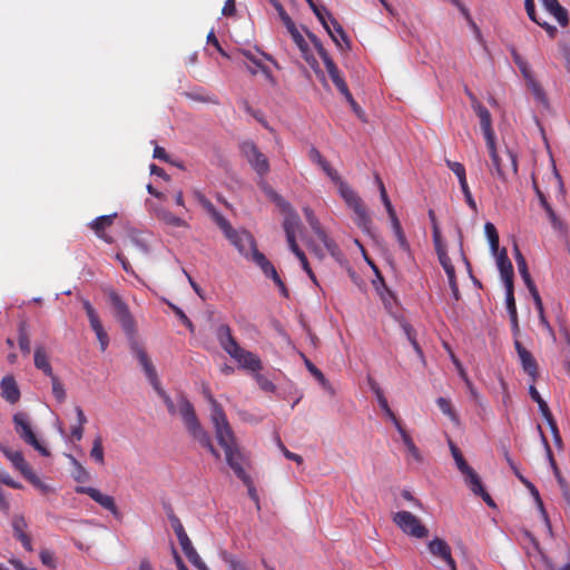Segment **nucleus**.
I'll return each instance as SVG.
<instances>
[{
    "mask_svg": "<svg viewBox=\"0 0 570 570\" xmlns=\"http://www.w3.org/2000/svg\"><path fill=\"white\" fill-rule=\"evenodd\" d=\"M155 391L163 399L169 414H179L193 439L206 448L216 459H219V452L214 448L208 432L202 426L190 401L184 394H180L175 403L161 385Z\"/></svg>",
    "mask_w": 570,
    "mask_h": 570,
    "instance_id": "1",
    "label": "nucleus"
},
{
    "mask_svg": "<svg viewBox=\"0 0 570 570\" xmlns=\"http://www.w3.org/2000/svg\"><path fill=\"white\" fill-rule=\"evenodd\" d=\"M218 444L225 452L226 462L236 476L243 482H248V473L245 470L246 458L237 444L236 436L230 424L215 430Z\"/></svg>",
    "mask_w": 570,
    "mask_h": 570,
    "instance_id": "2",
    "label": "nucleus"
},
{
    "mask_svg": "<svg viewBox=\"0 0 570 570\" xmlns=\"http://www.w3.org/2000/svg\"><path fill=\"white\" fill-rule=\"evenodd\" d=\"M216 337L219 342L222 348L235 361L239 363V365L246 370L252 372H258L262 370V362L259 357L244 350L238 345L235 337L232 334V330L227 324H220L216 330Z\"/></svg>",
    "mask_w": 570,
    "mask_h": 570,
    "instance_id": "3",
    "label": "nucleus"
},
{
    "mask_svg": "<svg viewBox=\"0 0 570 570\" xmlns=\"http://www.w3.org/2000/svg\"><path fill=\"white\" fill-rule=\"evenodd\" d=\"M513 267L511 262L507 257L505 249H501V278L503 279L505 286V304L507 311L511 321L512 333L513 335H519L520 327L518 324V314L517 307L513 296Z\"/></svg>",
    "mask_w": 570,
    "mask_h": 570,
    "instance_id": "4",
    "label": "nucleus"
},
{
    "mask_svg": "<svg viewBox=\"0 0 570 570\" xmlns=\"http://www.w3.org/2000/svg\"><path fill=\"white\" fill-rule=\"evenodd\" d=\"M468 94L472 100V107L480 119V127L492 158L493 169L499 171V156L497 153L495 134L492 128L491 114L484 106L476 101L475 97L471 92L468 91Z\"/></svg>",
    "mask_w": 570,
    "mask_h": 570,
    "instance_id": "5",
    "label": "nucleus"
},
{
    "mask_svg": "<svg viewBox=\"0 0 570 570\" xmlns=\"http://www.w3.org/2000/svg\"><path fill=\"white\" fill-rule=\"evenodd\" d=\"M341 197L355 214V224L365 233H370L372 219L361 197L345 183L337 186Z\"/></svg>",
    "mask_w": 570,
    "mask_h": 570,
    "instance_id": "6",
    "label": "nucleus"
},
{
    "mask_svg": "<svg viewBox=\"0 0 570 570\" xmlns=\"http://www.w3.org/2000/svg\"><path fill=\"white\" fill-rule=\"evenodd\" d=\"M226 238L235 246L238 253L247 261H252L258 266L257 255H264L257 249L256 240L254 236L245 230L232 229Z\"/></svg>",
    "mask_w": 570,
    "mask_h": 570,
    "instance_id": "7",
    "label": "nucleus"
},
{
    "mask_svg": "<svg viewBox=\"0 0 570 570\" xmlns=\"http://www.w3.org/2000/svg\"><path fill=\"white\" fill-rule=\"evenodd\" d=\"M16 433L19 438L32 446L36 451H38L43 456H49V450L37 439L32 425L29 419V415L24 412H17L12 417Z\"/></svg>",
    "mask_w": 570,
    "mask_h": 570,
    "instance_id": "8",
    "label": "nucleus"
},
{
    "mask_svg": "<svg viewBox=\"0 0 570 570\" xmlns=\"http://www.w3.org/2000/svg\"><path fill=\"white\" fill-rule=\"evenodd\" d=\"M108 297L114 308V315L116 320L120 323L121 328L124 330L126 335L134 336L136 333V322L129 311L128 305L115 291H110L108 293Z\"/></svg>",
    "mask_w": 570,
    "mask_h": 570,
    "instance_id": "9",
    "label": "nucleus"
},
{
    "mask_svg": "<svg viewBox=\"0 0 570 570\" xmlns=\"http://www.w3.org/2000/svg\"><path fill=\"white\" fill-rule=\"evenodd\" d=\"M393 522L406 534L416 539H424L429 535L428 528L421 523L420 519L416 518L409 511H399L393 515Z\"/></svg>",
    "mask_w": 570,
    "mask_h": 570,
    "instance_id": "10",
    "label": "nucleus"
},
{
    "mask_svg": "<svg viewBox=\"0 0 570 570\" xmlns=\"http://www.w3.org/2000/svg\"><path fill=\"white\" fill-rule=\"evenodd\" d=\"M240 151L252 168L261 177H264L269 171V163L267 157L258 149L255 142L247 140L242 142Z\"/></svg>",
    "mask_w": 570,
    "mask_h": 570,
    "instance_id": "11",
    "label": "nucleus"
},
{
    "mask_svg": "<svg viewBox=\"0 0 570 570\" xmlns=\"http://www.w3.org/2000/svg\"><path fill=\"white\" fill-rule=\"evenodd\" d=\"M513 61L518 66L522 77L525 81L527 88L531 91L534 99L543 105L547 104L546 95L540 86V83L535 80L534 75L529 66V63L517 52H513Z\"/></svg>",
    "mask_w": 570,
    "mask_h": 570,
    "instance_id": "12",
    "label": "nucleus"
},
{
    "mask_svg": "<svg viewBox=\"0 0 570 570\" xmlns=\"http://www.w3.org/2000/svg\"><path fill=\"white\" fill-rule=\"evenodd\" d=\"M288 33L291 35L294 43L298 47L303 58L306 60V62L313 68L316 72H321L318 69L317 60L313 57L311 53L308 43L304 39L303 35L299 32L298 28L296 27L294 21H291L285 26Z\"/></svg>",
    "mask_w": 570,
    "mask_h": 570,
    "instance_id": "13",
    "label": "nucleus"
},
{
    "mask_svg": "<svg viewBox=\"0 0 570 570\" xmlns=\"http://www.w3.org/2000/svg\"><path fill=\"white\" fill-rule=\"evenodd\" d=\"M76 492L89 495L95 502L110 511L114 515L117 517L119 514L115 499L111 495L104 494L92 487H77Z\"/></svg>",
    "mask_w": 570,
    "mask_h": 570,
    "instance_id": "14",
    "label": "nucleus"
},
{
    "mask_svg": "<svg viewBox=\"0 0 570 570\" xmlns=\"http://www.w3.org/2000/svg\"><path fill=\"white\" fill-rule=\"evenodd\" d=\"M515 259H517V266H518V269L525 283V285L528 286L530 293L532 294L533 296V299H534V303H535V307L538 309V313L539 314H542V311H543V304H542V301L540 298V295L530 277V274L528 272V267H527V263H525V259L524 257L521 255V253L518 250V248H515Z\"/></svg>",
    "mask_w": 570,
    "mask_h": 570,
    "instance_id": "15",
    "label": "nucleus"
},
{
    "mask_svg": "<svg viewBox=\"0 0 570 570\" xmlns=\"http://www.w3.org/2000/svg\"><path fill=\"white\" fill-rule=\"evenodd\" d=\"M132 348H134L135 355H136L137 360L139 361L149 383L151 384L154 390L158 389V386H160V381L158 379L156 368H155L151 360L149 358L148 354L146 353V351L142 347L138 346L137 344H135V346Z\"/></svg>",
    "mask_w": 570,
    "mask_h": 570,
    "instance_id": "16",
    "label": "nucleus"
},
{
    "mask_svg": "<svg viewBox=\"0 0 570 570\" xmlns=\"http://www.w3.org/2000/svg\"><path fill=\"white\" fill-rule=\"evenodd\" d=\"M132 348H134L135 355H136L137 360L139 361L149 383L151 384L154 390L158 389V386H160V381L158 379L156 368H155L151 360L149 358L148 354L146 353V351L142 347L138 346L137 344H135V346Z\"/></svg>",
    "mask_w": 570,
    "mask_h": 570,
    "instance_id": "17",
    "label": "nucleus"
},
{
    "mask_svg": "<svg viewBox=\"0 0 570 570\" xmlns=\"http://www.w3.org/2000/svg\"><path fill=\"white\" fill-rule=\"evenodd\" d=\"M448 443H449V448H450L451 454H452V456H453V459L455 461L456 468L459 469V471L464 476L465 484H468L469 482H471L472 480H474L479 475L468 464V462L465 461V459H464L461 450L458 448V445L451 439L448 440Z\"/></svg>",
    "mask_w": 570,
    "mask_h": 570,
    "instance_id": "18",
    "label": "nucleus"
},
{
    "mask_svg": "<svg viewBox=\"0 0 570 570\" xmlns=\"http://www.w3.org/2000/svg\"><path fill=\"white\" fill-rule=\"evenodd\" d=\"M204 395L210 404V420L214 430H218L225 425H228L229 422L227 420L223 406L217 402V400L213 396V394L207 387L204 389Z\"/></svg>",
    "mask_w": 570,
    "mask_h": 570,
    "instance_id": "19",
    "label": "nucleus"
},
{
    "mask_svg": "<svg viewBox=\"0 0 570 570\" xmlns=\"http://www.w3.org/2000/svg\"><path fill=\"white\" fill-rule=\"evenodd\" d=\"M514 336V346L519 356V361L523 367V371L529 374L533 380L537 376V362L525 347H523L518 340V335Z\"/></svg>",
    "mask_w": 570,
    "mask_h": 570,
    "instance_id": "20",
    "label": "nucleus"
},
{
    "mask_svg": "<svg viewBox=\"0 0 570 570\" xmlns=\"http://www.w3.org/2000/svg\"><path fill=\"white\" fill-rule=\"evenodd\" d=\"M28 523L22 515L12 518L13 537L21 542L23 548L31 552L33 550L30 535L27 533Z\"/></svg>",
    "mask_w": 570,
    "mask_h": 570,
    "instance_id": "21",
    "label": "nucleus"
},
{
    "mask_svg": "<svg viewBox=\"0 0 570 570\" xmlns=\"http://www.w3.org/2000/svg\"><path fill=\"white\" fill-rule=\"evenodd\" d=\"M117 217V214L111 215H102L97 217L90 223L91 229H94L97 237L102 239L104 242L111 244L114 243V238L106 234V228L110 227L114 224L115 218Z\"/></svg>",
    "mask_w": 570,
    "mask_h": 570,
    "instance_id": "22",
    "label": "nucleus"
},
{
    "mask_svg": "<svg viewBox=\"0 0 570 570\" xmlns=\"http://www.w3.org/2000/svg\"><path fill=\"white\" fill-rule=\"evenodd\" d=\"M258 259V267L262 269V272L265 274L266 277H269L274 281V283L279 288L282 295L284 297H288V291L284 284V282L281 279L279 275L277 274V271L275 269L274 265L266 258L265 255H257Z\"/></svg>",
    "mask_w": 570,
    "mask_h": 570,
    "instance_id": "23",
    "label": "nucleus"
},
{
    "mask_svg": "<svg viewBox=\"0 0 570 570\" xmlns=\"http://www.w3.org/2000/svg\"><path fill=\"white\" fill-rule=\"evenodd\" d=\"M1 396L10 404L20 400V390L13 376L7 375L0 382Z\"/></svg>",
    "mask_w": 570,
    "mask_h": 570,
    "instance_id": "24",
    "label": "nucleus"
},
{
    "mask_svg": "<svg viewBox=\"0 0 570 570\" xmlns=\"http://www.w3.org/2000/svg\"><path fill=\"white\" fill-rule=\"evenodd\" d=\"M529 392H530L532 400L538 403L540 412L542 413V415L544 416V419L548 421L549 425L551 426L554 440L559 444L561 442V439L558 433L557 425L553 422L552 415L549 411L548 404L543 401V399L540 396L539 392L537 391V389L533 385H530Z\"/></svg>",
    "mask_w": 570,
    "mask_h": 570,
    "instance_id": "25",
    "label": "nucleus"
},
{
    "mask_svg": "<svg viewBox=\"0 0 570 570\" xmlns=\"http://www.w3.org/2000/svg\"><path fill=\"white\" fill-rule=\"evenodd\" d=\"M428 549L433 557L444 561L445 563L453 562L454 558L452 557L451 548L445 540L434 538L429 542Z\"/></svg>",
    "mask_w": 570,
    "mask_h": 570,
    "instance_id": "26",
    "label": "nucleus"
},
{
    "mask_svg": "<svg viewBox=\"0 0 570 570\" xmlns=\"http://www.w3.org/2000/svg\"><path fill=\"white\" fill-rule=\"evenodd\" d=\"M0 451L4 454V456L12 463V465L24 476L32 469L24 460L22 452L12 451L9 448L0 444Z\"/></svg>",
    "mask_w": 570,
    "mask_h": 570,
    "instance_id": "27",
    "label": "nucleus"
},
{
    "mask_svg": "<svg viewBox=\"0 0 570 570\" xmlns=\"http://www.w3.org/2000/svg\"><path fill=\"white\" fill-rule=\"evenodd\" d=\"M324 62V66L326 68V71L328 76L331 77L333 83L337 88V90L344 95L350 91L347 83L345 82L344 78L341 75L340 69L335 65L332 58H326Z\"/></svg>",
    "mask_w": 570,
    "mask_h": 570,
    "instance_id": "28",
    "label": "nucleus"
},
{
    "mask_svg": "<svg viewBox=\"0 0 570 570\" xmlns=\"http://www.w3.org/2000/svg\"><path fill=\"white\" fill-rule=\"evenodd\" d=\"M367 382H368V386L370 389L374 392L376 399H377V402L381 406V409L384 411L385 415L394 423H396L397 421H400L396 415L394 414V412L391 410L390 405H389V402L386 400V397L384 396V393L382 391V389L380 387V385L377 384V382L372 379L371 376L367 379Z\"/></svg>",
    "mask_w": 570,
    "mask_h": 570,
    "instance_id": "29",
    "label": "nucleus"
},
{
    "mask_svg": "<svg viewBox=\"0 0 570 570\" xmlns=\"http://www.w3.org/2000/svg\"><path fill=\"white\" fill-rule=\"evenodd\" d=\"M35 366L47 376H52L53 371L49 362L48 353L42 345H37L33 354Z\"/></svg>",
    "mask_w": 570,
    "mask_h": 570,
    "instance_id": "30",
    "label": "nucleus"
},
{
    "mask_svg": "<svg viewBox=\"0 0 570 570\" xmlns=\"http://www.w3.org/2000/svg\"><path fill=\"white\" fill-rule=\"evenodd\" d=\"M543 8L551 13L561 26L568 24V12L558 0H540Z\"/></svg>",
    "mask_w": 570,
    "mask_h": 570,
    "instance_id": "31",
    "label": "nucleus"
},
{
    "mask_svg": "<svg viewBox=\"0 0 570 570\" xmlns=\"http://www.w3.org/2000/svg\"><path fill=\"white\" fill-rule=\"evenodd\" d=\"M484 234L490 244V249L493 254L497 265L499 266V234L494 224L488 222L484 225Z\"/></svg>",
    "mask_w": 570,
    "mask_h": 570,
    "instance_id": "32",
    "label": "nucleus"
},
{
    "mask_svg": "<svg viewBox=\"0 0 570 570\" xmlns=\"http://www.w3.org/2000/svg\"><path fill=\"white\" fill-rule=\"evenodd\" d=\"M331 31L336 36L338 43H335L337 48L342 51L351 49V41L344 31L343 27L338 23V21L334 18L331 20Z\"/></svg>",
    "mask_w": 570,
    "mask_h": 570,
    "instance_id": "33",
    "label": "nucleus"
},
{
    "mask_svg": "<svg viewBox=\"0 0 570 570\" xmlns=\"http://www.w3.org/2000/svg\"><path fill=\"white\" fill-rule=\"evenodd\" d=\"M397 432L400 433L401 438H402V441L404 443V445L406 446L409 453L413 456V459H415L416 461H421L422 460V456L420 454V451L419 449L416 448V445L414 444L412 438L410 436V434L404 430V428L402 426L401 422L397 421L396 423H394Z\"/></svg>",
    "mask_w": 570,
    "mask_h": 570,
    "instance_id": "34",
    "label": "nucleus"
},
{
    "mask_svg": "<svg viewBox=\"0 0 570 570\" xmlns=\"http://www.w3.org/2000/svg\"><path fill=\"white\" fill-rule=\"evenodd\" d=\"M312 11L314 12V14L318 19V21L322 23L323 28L327 31V33L332 38V40L335 43H338V40H337L336 36L334 35V32L331 31V26L327 21V18L330 19V21L333 18L331 12H328L327 9L323 6H315L312 9Z\"/></svg>",
    "mask_w": 570,
    "mask_h": 570,
    "instance_id": "35",
    "label": "nucleus"
},
{
    "mask_svg": "<svg viewBox=\"0 0 570 570\" xmlns=\"http://www.w3.org/2000/svg\"><path fill=\"white\" fill-rule=\"evenodd\" d=\"M469 489L473 492V494L481 497L483 501L490 507V508H497L495 501L492 499V497L485 491V489L482 485V482L480 478H475L471 482L466 484Z\"/></svg>",
    "mask_w": 570,
    "mask_h": 570,
    "instance_id": "36",
    "label": "nucleus"
},
{
    "mask_svg": "<svg viewBox=\"0 0 570 570\" xmlns=\"http://www.w3.org/2000/svg\"><path fill=\"white\" fill-rule=\"evenodd\" d=\"M18 342H19V348L24 354H30L31 346H30V337L28 333V324L26 321H21L18 325Z\"/></svg>",
    "mask_w": 570,
    "mask_h": 570,
    "instance_id": "37",
    "label": "nucleus"
},
{
    "mask_svg": "<svg viewBox=\"0 0 570 570\" xmlns=\"http://www.w3.org/2000/svg\"><path fill=\"white\" fill-rule=\"evenodd\" d=\"M181 550L185 553L186 558L195 568H197L198 570H210L207 567V564L202 560L191 542L188 546L181 548Z\"/></svg>",
    "mask_w": 570,
    "mask_h": 570,
    "instance_id": "38",
    "label": "nucleus"
},
{
    "mask_svg": "<svg viewBox=\"0 0 570 570\" xmlns=\"http://www.w3.org/2000/svg\"><path fill=\"white\" fill-rule=\"evenodd\" d=\"M82 306H83V309L86 311V314L88 316V320H89V323H90V327L91 330L97 333L99 332L100 330L104 328V325L100 321V317L98 315V313L96 312V309L92 307V305L90 304L89 301H83L82 302Z\"/></svg>",
    "mask_w": 570,
    "mask_h": 570,
    "instance_id": "39",
    "label": "nucleus"
},
{
    "mask_svg": "<svg viewBox=\"0 0 570 570\" xmlns=\"http://www.w3.org/2000/svg\"><path fill=\"white\" fill-rule=\"evenodd\" d=\"M507 461L508 463L510 464L511 469L514 471L515 475L521 480V482L529 489L532 498L534 499L535 503L538 504V507L540 509L543 508V503L541 501V498L539 495V491L537 490V488L529 481L527 480L523 475H521L519 473V470L517 469V466L514 465V463L511 461L510 458H507Z\"/></svg>",
    "mask_w": 570,
    "mask_h": 570,
    "instance_id": "40",
    "label": "nucleus"
},
{
    "mask_svg": "<svg viewBox=\"0 0 570 570\" xmlns=\"http://www.w3.org/2000/svg\"><path fill=\"white\" fill-rule=\"evenodd\" d=\"M301 225V219L297 214H295L293 210L286 214L284 222H283V228L285 232V235H296V232Z\"/></svg>",
    "mask_w": 570,
    "mask_h": 570,
    "instance_id": "41",
    "label": "nucleus"
},
{
    "mask_svg": "<svg viewBox=\"0 0 570 570\" xmlns=\"http://www.w3.org/2000/svg\"><path fill=\"white\" fill-rule=\"evenodd\" d=\"M435 250H436V254L439 257V262L442 265L448 278H453V275H455V269L451 262V258L449 257V255L446 253L445 246L438 248Z\"/></svg>",
    "mask_w": 570,
    "mask_h": 570,
    "instance_id": "42",
    "label": "nucleus"
},
{
    "mask_svg": "<svg viewBox=\"0 0 570 570\" xmlns=\"http://www.w3.org/2000/svg\"><path fill=\"white\" fill-rule=\"evenodd\" d=\"M375 180L377 183V186H379V189H380V197H381V200L387 212V215L391 216L393 214H396L390 198H389V195L386 193V189H385V186L382 181V179L376 175L375 176Z\"/></svg>",
    "mask_w": 570,
    "mask_h": 570,
    "instance_id": "43",
    "label": "nucleus"
},
{
    "mask_svg": "<svg viewBox=\"0 0 570 570\" xmlns=\"http://www.w3.org/2000/svg\"><path fill=\"white\" fill-rule=\"evenodd\" d=\"M429 217L432 223V236H433V243H434L435 249L444 247L445 245L442 242L441 230H440L439 224L436 222L434 210H432V209L429 210Z\"/></svg>",
    "mask_w": 570,
    "mask_h": 570,
    "instance_id": "44",
    "label": "nucleus"
},
{
    "mask_svg": "<svg viewBox=\"0 0 570 570\" xmlns=\"http://www.w3.org/2000/svg\"><path fill=\"white\" fill-rule=\"evenodd\" d=\"M303 212H304L306 222L308 223L309 227L312 228V230L314 232V234L316 236L320 235L321 233L325 232L323 229V227L321 226V223L317 219V217L315 216L314 212L309 207H304Z\"/></svg>",
    "mask_w": 570,
    "mask_h": 570,
    "instance_id": "45",
    "label": "nucleus"
},
{
    "mask_svg": "<svg viewBox=\"0 0 570 570\" xmlns=\"http://www.w3.org/2000/svg\"><path fill=\"white\" fill-rule=\"evenodd\" d=\"M90 456L92 460H95L99 464L105 463V453H104L102 440L100 436H97L94 440L92 448L90 450Z\"/></svg>",
    "mask_w": 570,
    "mask_h": 570,
    "instance_id": "46",
    "label": "nucleus"
},
{
    "mask_svg": "<svg viewBox=\"0 0 570 570\" xmlns=\"http://www.w3.org/2000/svg\"><path fill=\"white\" fill-rule=\"evenodd\" d=\"M49 377H50L51 384H52V395L59 403L65 402L67 395H66V390H65L63 384L61 383L59 377L55 374Z\"/></svg>",
    "mask_w": 570,
    "mask_h": 570,
    "instance_id": "47",
    "label": "nucleus"
},
{
    "mask_svg": "<svg viewBox=\"0 0 570 570\" xmlns=\"http://www.w3.org/2000/svg\"><path fill=\"white\" fill-rule=\"evenodd\" d=\"M537 194H538L540 203H541L542 207L544 208V210H546V213H547L551 224L553 225V227L557 228V229L561 228L560 219L557 217V215L554 214V212L552 210L550 205L547 203L543 194L540 190H537Z\"/></svg>",
    "mask_w": 570,
    "mask_h": 570,
    "instance_id": "48",
    "label": "nucleus"
},
{
    "mask_svg": "<svg viewBox=\"0 0 570 570\" xmlns=\"http://www.w3.org/2000/svg\"><path fill=\"white\" fill-rule=\"evenodd\" d=\"M317 238L323 243V245L332 256H336L340 253L338 245L334 242V239H332L326 234V232H323L320 235H317Z\"/></svg>",
    "mask_w": 570,
    "mask_h": 570,
    "instance_id": "49",
    "label": "nucleus"
},
{
    "mask_svg": "<svg viewBox=\"0 0 570 570\" xmlns=\"http://www.w3.org/2000/svg\"><path fill=\"white\" fill-rule=\"evenodd\" d=\"M23 478L28 480L35 488L40 490L43 494H47L51 491V488L43 483L32 470Z\"/></svg>",
    "mask_w": 570,
    "mask_h": 570,
    "instance_id": "50",
    "label": "nucleus"
},
{
    "mask_svg": "<svg viewBox=\"0 0 570 570\" xmlns=\"http://www.w3.org/2000/svg\"><path fill=\"white\" fill-rule=\"evenodd\" d=\"M445 164H446L448 168L451 171H453V174L458 177L459 183H463V180L466 179L465 168L461 163L445 159Z\"/></svg>",
    "mask_w": 570,
    "mask_h": 570,
    "instance_id": "51",
    "label": "nucleus"
},
{
    "mask_svg": "<svg viewBox=\"0 0 570 570\" xmlns=\"http://www.w3.org/2000/svg\"><path fill=\"white\" fill-rule=\"evenodd\" d=\"M543 442H544L546 448H547V453H548V456H549V460H550L551 466H552V469H553V471H554V474H556V476H557V479H558V482H559V484H560V487H561V489H562V491H563V495L566 497V499H567V500H570V498H569V492H568V489H567V487H566V483H564L563 479L561 478V475H560V473H559V470H558V468H557V465H556V463H554V461H553V459H552L551 451H550V449H549V446H548L547 441H546V439H544V438H543Z\"/></svg>",
    "mask_w": 570,
    "mask_h": 570,
    "instance_id": "52",
    "label": "nucleus"
},
{
    "mask_svg": "<svg viewBox=\"0 0 570 570\" xmlns=\"http://www.w3.org/2000/svg\"><path fill=\"white\" fill-rule=\"evenodd\" d=\"M160 219L166 223L167 225L174 226V227H183L186 226V222L175 214L165 210L160 214Z\"/></svg>",
    "mask_w": 570,
    "mask_h": 570,
    "instance_id": "53",
    "label": "nucleus"
},
{
    "mask_svg": "<svg viewBox=\"0 0 570 570\" xmlns=\"http://www.w3.org/2000/svg\"><path fill=\"white\" fill-rule=\"evenodd\" d=\"M224 561L228 563L229 570H252L250 567L242 560L230 554H224Z\"/></svg>",
    "mask_w": 570,
    "mask_h": 570,
    "instance_id": "54",
    "label": "nucleus"
},
{
    "mask_svg": "<svg viewBox=\"0 0 570 570\" xmlns=\"http://www.w3.org/2000/svg\"><path fill=\"white\" fill-rule=\"evenodd\" d=\"M68 458L70 459L72 465L77 470L75 474V480L78 482L87 481L89 476L87 470L80 464V462L75 456L68 455Z\"/></svg>",
    "mask_w": 570,
    "mask_h": 570,
    "instance_id": "55",
    "label": "nucleus"
},
{
    "mask_svg": "<svg viewBox=\"0 0 570 570\" xmlns=\"http://www.w3.org/2000/svg\"><path fill=\"white\" fill-rule=\"evenodd\" d=\"M255 380H256V383L258 384V386L263 391L268 392V393L275 392V390H276L275 384L268 377H266L265 375L259 374V373L256 372Z\"/></svg>",
    "mask_w": 570,
    "mask_h": 570,
    "instance_id": "56",
    "label": "nucleus"
},
{
    "mask_svg": "<svg viewBox=\"0 0 570 570\" xmlns=\"http://www.w3.org/2000/svg\"><path fill=\"white\" fill-rule=\"evenodd\" d=\"M217 226L224 232L225 236L233 229L229 222L218 210L210 216Z\"/></svg>",
    "mask_w": 570,
    "mask_h": 570,
    "instance_id": "57",
    "label": "nucleus"
},
{
    "mask_svg": "<svg viewBox=\"0 0 570 570\" xmlns=\"http://www.w3.org/2000/svg\"><path fill=\"white\" fill-rule=\"evenodd\" d=\"M306 33H307L308 39L314 45V47H315L317 53L320 55V57L322 58V60L325 61L326 58H331L328 52L326 51V49L323 47L321 40L314 33H312L309 31H306Z\"/></svg>",
    "mask_w": 570,
    "mask_h": 570,
    "instance_id": "58",
    "label": "nucleus"
},
{
    "mask_svg": "<svg viewBox=\"0 0 570 570\" xmlns=\"http://www.w3.org/2000/svg\"><path fill=\"white\" fill-rule=\"evenodd\" d=\"M323 171L327 175V177L335 184L341 185L344 180L341 178L340 174L336 169H334L328 161H325L322 166Z\"/></svg>",
    "mask_w": 570,
    "mask_h": 570,
    "instance_id": "59",
    "label": "nucleus"
},
{
    "mask_svg": "<svg viewBox=\"0 0 570 570\" xmlns=\"http://www.w3.org/2000/svg\"><path fill=\"white\" fill-rule=\"evenodd\" d=\"M505 157H507V161H508V164L505 165V174L512 175V176L517 175V171H518L517 156L511 150H507Z\"/></svg>",
    "mask_w": 570,
    "mask_h": 570,
    "instance_id": "60",
    "label": "nucleus"
},
{
    "mask_svg": "<svg viewBox=\"0 0 570 570\" xmlns=\"http://www.w3.org/2000/svg\"><path fill=\"white\" fill-rule=\"evenodd\" d=\"M39 557H40L41 562L45 566H47V567H49L51 569H56L57 568V561H56L55 554L50 550L42 549L40 551Z\"/></svg>",
    "mask_w": 570,
    "mask_h": 570,
    "instance_id": "61",
    "label": "nucleus"
},
{
    "mask_svg": "<svg viewBox=\"0 0 570 570\" xmlns=\"http://www.w3.org/2000/svg\"><path fill=\"white\" fill-rule=\"evenodd\" d=\"M168 305L171 308V311L175 313V315L181 321V323L186 327H188L190 331H193L194 325H193L191 321L187 317V315L184 313V311L180 307H178L171 303H169Z\"/></svg>",
    "mask_w": 570,
    "mask_h": 570,
    "instance_id": "62",
    "label": "nucleus"
},
{
    "mask_svg": "<svg viewBox=\"0 0 570 570\" xmlns=\"http://www.w3.org/2000/svg\"><path fill=\"white\" fill-rule=\"evenodd\" d=\"M242 53L250 61L253 62L257 68L261 69L262 72H264L267 77L271 76V72L268 68H266L261 59H258L252 51L249 50H242Z\"/></svg>",
    "mask_w": 570,
    "mask_h": 570,
    "instance_id": "63",
    "label": "nucleus"
},
{
    "mask_svg": "<svg viewBox=\"0 0 570 570\" xmlns=\"http://www.w3.org/2000/svg\"><path fill=\"white\" fill-rule=\"evenodd\" d=\"M187 97L193 100L200 101V102L214 104V105L218 104V99L214 95L210 96V95H204V94H199V92H191V94H187Z\"/></svg>",
    "mask_w": 570,
    "mask_h": 570,
    "instance_id": "64",
    "label": "nucleus"
}]
</instances>
